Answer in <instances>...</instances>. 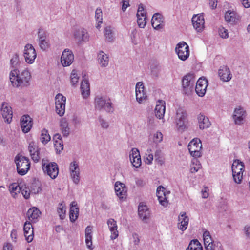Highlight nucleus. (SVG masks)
Masks as SVG:
<instances>
[{"mask_svg":"<svg viewBox=\"0 0 250 250\" xmlns=\"http://www.w3.org/2000/svg\"><path fill=\"white\" fill-rule=\"evenodd\" d=\"M197 121L198 126L200 130L208 128L211 125L208 118L202 113L197 115Z\"/></svg>","mask_w":250,"mask_h":250,"instance_id":"22","label":"nucleus"},{"mask_svg":"<svg viewBox=\"0 0 250 250\" xmlns=\"http://www.w3.org/2000/svg\"><path fill=\"white\" fill-rule=\"evenodd\" d=\"M98 121L101 126V128L104 129H107L108 128L109 126V124L108 121H107L105 119L100 117L98 118Z\"/></svg>","mask_w":250,"mask_h":250,"instance_id":"53","label":"nucleus"},{"mask_svg":"<svg viewBox=\"0 0 250 250\" xmlns=\"http://www.w3.org/2000/svg\"><path fill=\"white\" fill-rule=\"evenodd\" d=\"M94 105L96 109L104 110L107 113H113L114 110L110 99L105 96H97L94 99Z\"/></svg>","mask_w":250,"mask_h":250,"instance_id":"3","label":"nucleus"},{"mask_svg":"<svg viewBox=\"0 0 250 250\" xmlns=\"http://www.w3.org/2000/svg\"><path fill=\"white\" fill-rule=\"evenodd\" d=\"M156 194L160 204L164 207L167 206V198L169 191H167L163 186H160L157 189Z\"/></svg>","mask_w":250,"mask_h":250,"instance_id":"21","label":"nucleus"},{"mask_svg":"<svg viewBox=\"0 0 250 250\" xmlns=\"http://www.w3.org/2000/svg\"><path fill=\"white\" fill-rule=\"evenodd\" d=\"M189 220V217L186 212H180L178 217L177 227L178 229L182 231H185L188 228Z\"/></svg>","mask_w":250,"mask_h":250,"instance_id":"20","label":"nucleus"},{"mask_svg":"<svg viewBox=\"0 0 250 250\" xmlns=\"http://www.w3.org/2000/svg\"><path fill=\"white\" fill-rule=\"evenodd\" d=\"M70 79L72 85L75 86L79 80V76H78L76 70L74 69L72 71L70 74Z\"/></svg>","mask_w":250,"mask_h":250,"instance_id":"50","label":"nucleus"},{"mask_svg":"<svg viewBox=\"0 0 250 250\" xmlns=\"http://www.w3.org/2000/svg\"><path fill=\"white\" fill-rule=\"evenodd\" d=\"M218 74L223 81L228 82L231 79V74L229 69L226 66H222L220 68Z\"/></svg>","mask_w":250,"mask_h":250,"instance_id":"35","label":"nucleus"},{"mask_svg":"<svg viewBox=\"0 0 250 250\" xmlns=\"http://www.w3.org/2000/svg\"><path fill=\"white\" fill-rule=\"evenodd\" d=\"M195 81L193 73H188L182 80V86L185 94H189L193 89Z\"/></svg>","mask_w":250,"mask_h":250,"instance_id":"10","label":"nucleus"},{"mask_svg":"<svg viewBox=\"0 0 250 250\" xmlns=\"http://www.w3.org/2000/svg\"><path fill=\"white\" fill-rule=\"evenodd\" d=\"M208 86V81L205 78H200L196 83L195 91L198 96L203 97L206 93Z\"/></svg>","mask_w":250,"mask_h":250,"instance_id":"25","label":"nucleus"},{"mask_svg":"<svg viewBox=\"0 0 250 250\" xmlns=\"http://www.w3.org/2000/svg\"><path fill=\"white\" fill-rule=\"evenodd\" d=\"M24 235L28 242H31L34 237L33 229L30 222H26L23 227Z\"/></svg>","mask_w":250,"mask_h":250,"instance_id":"31","label":"nucleus"},{"mask_svg":"<svg viewBox=\"0 0 250 250\" xmlns=\"http://www.w3.org/2000/svg\"><path fill=\"white\" fill-rule=\"evenodd\" d=\"M54 146L57 152L60 153L63 150V145L61 141H56L54 143Z\"/></svg>","mask_w":250,"mask_h":250,"instance_id":"56","label":"nucleus"},{"mask_svg":"<svg viewBox=\"0 0 250 250\" xmlns=\"http://www.w3.org/2000/svg\"><path fill=\"white\" fill-rule=\"evenodd\" d=\"M97 59L98 63L101 67H106L108 65L109 56L104 51H100L98 53Z\"/></svg>","mask_w":250,"mask_h":250,"instance_id":"32","label":"nucleus"},{"mask_svg":"<svg viewBox=\"0 0 250 250\" xmlns=\"http://www.w3.org/2000/svg\"><path fill=\"white\" fill-rule=\"evenodd\" d=\"M21 189V187L17 183H13L9 186V191L12 196L15 198Z\"/></svg>","mask_w":250,"mask_h":250,"instance_id":"43","label":"nucleus"},{"mask_svg":"<svg viewBox=\"0 0 250 250\" xmlns=\"http://www.w3.org/2000/svg\"><path fill=\"white\" fill-rule=\"evenodd\" d=\"M57 213L60 218L63 220L65 217L66 208L65 205L62 203L59 204L57 208Z\"/></svg>","mask_w":250,"mask_h":250,"instance_id":"48","label":"nucleus"},{"mask_svg":"<svg viewBox=\"0 0 250 250\" xmlns=\"http://www.w3.org/2000/svg\"><path fill=\"white\" fill-rule=\"evenodd\" d=\"M197 158H193L190 164V171L192 173L197 172L202 167L201 164Z\"/></svg>","mask_w":250,"mask_h":250,"instance_id":"41","label":"nucleus"},{"mask_svg":"<svg viewBox=\"0 0 250 250\" xmlns=\"http://www.w3.org/2000/svg\"><path fill=\"white\" fill-rule=\"evenodd\" d=\"M176 129L183 132L188 128V121L187 111L181 107L176 109L174 118Z\"/></svg>","mask_w":250,"mask_h":250,"instance_id":"2","label":"nucleus"},{"mask_svg":"<svg viewBox=\"0 0 250 250\" xmlns=\"http://www.w3.org/2000/svg\"><path fill=\"white\" fill-rule=\"evenodd\" d=\"M151 24L155 29L163 28L165 24L164 17H152Z\"/></svg>","mask_w":250,"mask_h":250,"instance_id":"38","label":"nucleus"},{"mask_svg":"<svg viewBox=\"0 0 250 250\" xmlns=\"http://www.w3.org/2000/svg\"><path fill=\"white\" fill-rule=\"evenodd\" d=\"M31 75L27 69L21 72L17 69L12 70L9 73V79L13 86H27L30 84Z\"/></svg>","mask_w":250,"mask_h":250,"instance_id":"1","label":"nucleus"},{"mask_svg":"<svg viewBox=\"0 0 250 250\" xmlns=\"http://www.w3.org/2000/svg\"><path fill=\"white\" fill-rule=\"evenodd\" d=\"M130 161L133 167L139 168L141 166L142 160L139 150L133 148L129 153Z\"/></svg>","mask_w":250,"mask_h":250,"instance_id":"17","label":"nucleus"},{"mask_svg":"<svg viewBox=\"0 0 250 250\" xmlns=\"http://www.w3.org/2000/svg\"><path fill=\"white\" fill-rule=\"evenodd\" d=\"M175 52L182 61H186L189 56V48L185 42H181L175 47Z\"/></svg>","mask_w":250,"mask_h":250,"instance_id":"11","label":"nucleus"},{"mask_svg":"<svg viewBox=\"0 0 250 250\" xmlns=\"http://www.w3.org/2000/svg\"><path fill=\"white\" fill-rule=\"evenodd\" d=\"M163 140V134L160 131H157L153 134V141L156 144H158Z\"/></svg>","mask_w":250,"mask_h":250,"instance_id":"54","label":"nucleus"},{"mask_svg":"<svg viewBox=\"0 0 250 250\" xmlns=\"http://www.w3.org/2000/svg\"><path fill=\"white\" fill-rule=\"evenodd\" d=\"M155 159L157 163L160 165H163L165 163L164 155L160 149L156 150L155 152Z\"/></svg>","mask_w":250,"mask_h":250,"instance_id":"49","label":"nucleus"},{"mask_svg":"<svg viewBox=\"0 0 250 250\" xmlns=\"http://www.w3.org/2000/svg\"><path fill=\"white\" fill-rule=\"evenodd\" d=\"M136 101L140 104L146 100V95L144 91V86L143 82H139L136 84L135 87Z\"/></svg>","mask_w":250,"mask_h":250,"instance_id":"23","label":"nucleus"},{"mask_svg":"<svg viewBox=\"0 0 250 250\" xmlns=\"http://www.w3.org/2000/svg\"><path fill=\"white\" fill-rule=\"evenodd\" d=\"M154 159L153 154L146 155L144 156V161L146 164L150 165L152 163Z\"/></svg>","mask_w":250,"mask_h":250,"instance_id":"57","label":"nucleus"},{"mask_svg":"<svg viewBox=\"0 0 250 250\" xmlns=\"http://www.w3.org/2000/svg\"><path fill=\"white\" fill-rule=\"evenodd\" d=\"M114 190L116 195L121 201L125 200L127 197V188L124 183L117 181L114 184Z\"/></svg>","mask_w":250,"mask_h":250,"instance_id":"14","label":"nucleus"},{"mask_svg":"<svg viewBox=\"0 0 250 250\" xmlns=\"http://www.w3.org/2000/svg\"><path fill=\"white\" fill-rule=\"evenodd\" d=\"M166 111V103L163 100H159L156 102L154 112L156 117L159 119L164 118Z\"/></svg>","mask_w":250,"mask_h":250,"instance_id":"27","label":"nucleus"},{"mask_svg":"<svg viewBox=\"0 0 250 250\" xmlns=\"http://www.w3.org/2000/svg\"><path fill=\"white\" fill-rule=\"evenodd\" d=\"M75 40L79 43H82L89 41V35L87 30L84 28L76 29L73 33Z\"/></svg>","mask_w":250,"mask_h":250,"instance_id":"16","label":"nucleus"},{"mask_svg":"<svg viewBox=\"0 0 250 250\" xmlns=\"http://www.w3.org/2000/svg\"><path fill=\"white\" fill-rule=\"evenodd\" d=\"M140 240L138 235L136 233L132 234L129 238V246L132 250H136L138 249Z\"/></svg>","mask_w":250,"mask_h":250,"instance_id":"40","label":"nucleus"},{"mask_svg":"<svg viewBox=\"0 0 250 250\" xmlns=\"http://www.w3.org/2000/svg\"><path fill=\"white\" fill-rule=\"evenodd\" d=\"M40 140L43 144H46L50 141L51 137L47 129L44 128L42 130Z\"/></svg>","mask_w":250,"mask_h":250,"instance_id":"45","label":"nucleus"},{"mask_svg":"<svg viewBox=\"0 0 250 250\" xmlns=\"http://www.w3.org/2000/svg\"><path fill=\"white\" fill-rule=\"evenodd\" d=\"M23 197L25 199H28L30 197V191L26 188L21 187V191Z\"/></svg>","mask_w":250,"mask_h":250,"instance_id":"58","label":"nucleus"},{"mask_svg":"<svg viewBox=\"0 0 250 250\" xmlns=\"http://www.w3.org/2000/svg\"><path fill=\"white\" fill-rule=\"evenodd\" d=\"M137 22L140 28H144L147 22V17H137Z\"/></svg>","mask_w":250,"mask_h":250,"instance_id":"52","label":"nucleus"},{"mask_svg":"<svg viewBox=\"0 0 250 250\" xmlns=\"http://www.w3.org/2000/svg\"><path fill=\"white\" fill-rule=\"evenodd\" d=\"M188 149L190 155L193 158H200L202 157V145L201 141L198 138L191 140L188 145Z\"/></svg>","mask_w":250,"mask_h":250,"instance_id":"6","label":"nucleus"},{"mask_svg":"<svg viewBox=\"0 0 250 250\" xmlns=\"http://www.w3.org/2000/svg\"><path fill=\"white\" fill-rule=\"evenodd\" d=\"M66 97L62 94H57L55 98V110L57 114L62 116L65 111Z\"/></svg>","mask_w":250,"mask_h":250,"instance_id":"12","label":"nucleus"},{"mask_svg":"<svg viewBox=\"0 0 250 250\" xmlns=\"http://www.w3.org/2000/svg\"><path fill=\"white\" fill-rule=\"evenodd\" d=\"M146 13L145 12L143 5L141 4L139 5L136 16H146Z\"/></svg>","mask_w":250,"mask_h":250,"instance_id":"59","label":"nucleus"},{"mask_svg":"<svg viewBox=\"0 0 250 250\" xmlns=\"http://www.w3.org/2000/svg\"><path fill=\"white\" fill-rule=\"evenodd\" d=\"M28 150L32 160L38 162L40 159L39 148L37 144L35 141H31L29 144Z\"/></svg>","mask_w":250,"mask_h":250,"instance_id":"30","label":"nucleus"},{"mask_svg":"<svg viewBox=\"0 0 250 250\" xmlns=\"http://www.w3.org/2000/svg\"><path fill=\"white\" fill-rule=\"evenodd\" d=\"M18 173L24 175L30 169V163L28 158L22 155H18L15 158Z\"/></svg>","mask_w":250,"mask_h":250,"instance_id":"4","label":"nucleus"},{"mask_svg":"<svg viewBox=\"0 0 250 250\" xmlns=\"http://www.w3.org/2000/svg\"><path fill=\"white\" fill-rule=\"evenodd\" d=\"M192 22L194 28L197 32H201L205 27L204 17H192Z\"/></svg>","mask_w":250,"mask_h":250,"instance_id":"34","label":"nucleus"},{"mask_svg":"<svg viewBox=\"0 0 250 250\" xmlns=\"http://www.w3.org/2000/svg\"><path fill=\"white\" fill-rule=\"evenodd\" d=\"M42 169L44 173L52 179H55L58 175V166L55 162H49L47 160H42Z\"/></svg>","mask_w":250,"mask_h":250,"instance_id":"7","label":"nucleus"},{"mask_svg":"<svg viewBox=\"0 0 250 250\" xmlns=\"http://www.w3.org/2000/svg\"><path fill=\"white\" fill-rule=\"evenodd\" d=\"M107 224L110 232V239L112 240L116 239L119 236L116 221L114 219L110 218L107 221Z\"/></svg>","mask_w":250,"mask_h":250,"instance_id":"24","label":"nucleus"},{"mask_svg":"<svg viewBox=\"0 0 250 250\" xmlns=\"http://www.w3.org/2000/svg\"><path fill=\"white\" fill-rule=\"evenodd\" d=\"M42 190L41 186L40 184L35 183L32 186L31 192L34 194H38Z\"/></svg>","mask_w":250,"mask_h":250,"instance_id":"55","label":"nucleus"},{"mask_svg":"<svg viewBox=\"0 0 250 250\" xmlns=\"http://www.w3.org/2000/svg\"><path fill=\"white\" fill-rule=\"evenodd\" d=\"M12 245L9 243H6L4 244L2 250H12Z\"/></svg>","mask_w":250,"mask_h":250,"instance_id":"64","label":"nucleus"},{"mask_svg":"<svg viewBox=\"0 0 250 250\" xmlns=\"http://www.w3.org/2000/svg\"><path fill=\"white\" fill-rule=\"evenodd\" d=\"M122 9L123 11H125L127 7L129 5V0H122Z\"/></svg>","mask_w":250,"mask_h":250,"instance_id":"62","label":"nucleus"},{"mask_svg":"<svg viewBox=\"0 0 250 250\" xmlns=\"http://www.w3.org/2000/svg\"><path fill=\"white\" fill-rule=\"evenodd\" d=\"M93 227L88 226L85 229V241L87 248L90 250L93 249L92 246Z\"/></svg>","mask_w":250,"mask_h":250,"instance_id":"33","label":"nucleus"},{"mask_svg":"<svg viewBox=\"0 0 250 250\" xmlns=\"http://www.w3.org/2000/svg\"><path fill=\"white\" fill-rule=\"evenodd\" d=\"M186 250H203L201 244L197 239L192 240Z\"/></svg>","mask_w":250,"mask_h":250,"instance_id":"44","label":"nucleus"},{"mask_svg":"<svg viewBox=\"0 0 250 250\" xmlns=\"http://www.w3.org/2000/svg\"><path fill=\"white\" fill-rule=\"evenodd\" d=\"M60 127L62 133L64 136H68L70 133V128L68 123L65 118H62L60 121Z\"/></svg>","mask_w":250,"mask_h":250,"instance_id":"42","label":"nucleus"},{"mask_svg":"<svg viewBox=\"0 0 250 250\" xmlns=\"http://www.w3.org/2000/svg\"><path fill=\"white\" fill-rule=\"evenodd\" d=\"M218 34L222 39H227L229 37V32L228 30L222 26H220L219 27Z\"/></svg>","mask_w":250,"mask_h":250,"instance_id":"51","label":"nucleus"},{"mask_svg":"<svg viewBox=\"0 0 250 250\" xmlns=\"http://www.w3.org/2000/svg\"><path fill=\"white\" fill-rule=\"evenodd\" d=\"M231 168L234 182L237 184H240L244 171V164L239 160H236L233 162Z\"/></svg>","mask_w":250,"mask_h":250,"instance_id":"8","label":"nucleus"},{"mask_svg":"<svg viewBox=\"0 0 250 250\" xmlns=\"http://www.w3.org/2000/svg\"><path fill=\"white\" fill-rule=\"evenodd\" d=\"M79 212L77 203L76 201H73L70 204L69 217L71 222H75L78 217Z\"/></svg>","mask_w":250,"mask_h":250,"instance_id":"37","label":"nucleus"},{"mask_svg":"<svg viewBox=\"0 0 250 250\" xmlns=\"http://www.w3.org/2000/svg\"><path fill=\"white\" fill-rule=\"evenodd\" d=\"M80 91L83 99H87L90 94V84L86 79L82 80L80 85Z\"/></svg>","mask_w":250,"mask_h":250,"instance_id":"28","label":"nucleus"},{"mask_svg":"<svg viewBox=\"0 0 250 250\" xmlns=\"http://www.w3.org/2000/svg\"><path fill=\"white\" fill-rule=\"evenodd\" d=\"M96 27L98 29H100L101 27V24L103 23V18L102 17H96Z\"/></svg>","mask_w":250,"mask_h":250,"instance_id":"61","label":"nucleus"},{"mask_svg":"<svg viewBox=\"0 0 250 250\" xmlns=\"http://www.w3.org/2000/svg\"><path fill=\"white\" fill-rule=\"evenodd\" d=\"M243 230L246 237L250 239V224L246 225Z\"/></svg>","mask_w":250,"mask_h":250,"instance_id":"60","label":"nucleus"},{"mask_svg":"<svg viewBox=\"0 0 250 250\" xmlns=\"http://www.w3.org/2000/svg\"><path fill=\"white\" fill-rule=\"evenodd\" d=\"M74 59L72 52L68 49H65L62 52L61 62L63 66H70L73 62Z\"/></svg>","mask_w":250,"mask_h":250,"instance_id":"18","label":"nucleus"},{"mask_svg":"<svg viewBox=\"0 0 250 250\" xmlns=\"http://www.w3.org/2000/svg\"><path fill=\"white\" fill-rule=\"evenodd\" d=\"M104 36L106 41L108 42H113L115 39L114 34L110 27H106L105 28Z\"/></svg>","mask_w":250,"mask_h":250,"instance_id":"46","label":"nucleus"},{"mask_svg":"<svg viewBox=\"0 0 250 250\" xmlns=\"http://www.w3.org/2000/svg\"><path fill=\"white\" fill-rule=\"evenodd\" d=\"M69 171L73 182L76 185L79 184L80 180V169L76 161H73L70 164Z\"/></svg>","mask_w":250,"mask_h":250,"instance_id":"13","label":"nucleus"},{"mask_svg":"<svg viewBox=\"0 0 250 250\" xmlns=\"http://www.w3.org/2000/svg\"><path fill=\"white\" fill-rule=\"evenodd\" d=\"M225 20L229 26H233L240 21L239 17H225Z\"/></svg>","mask_w":250,"mask_h":250,"instance_id":"47","label":"nucleus"},{"mask_svg":"<svg viewBox=\"0 0 250 250\" xmlns=\"http://www.w3.org/2000/svg\"><path fill=\"white\" fill-rule=\"evenodd\" d=\"M32 125V120L29 115H23L21 117V126L23 133H26L29 132Z\"/></svg>","mask_w":250,"mask_h":250,"instance_id":"26","label":"nucleus"},{"mask_svg":"<svg viewBox=\"0 0 250 250\" xmlns=\"http://www.w3.org/2000/svg\"><path fill=\"white\" fill-rule=\"evenodd\" d=\"M138 214L143 221H146L149 218L150 213L146 206L140 204L138 207Z\"/></svg>","mask_w":250,"mask_h":250,"instance_id":"36","label":"nucleus"},{"mask_svg":"<svg viewBox=\"0 0 250 250\" xmlns=\"http://www.w3.org/2000/svg\"><path fill=\"white\" fill-rule=\"evenodd\" d=\"M48 36V34L46 31L42 28L38 29L37 41L40 49L42 51H47L51 47L50 41Z\"/></svg>","mask_w":250,"mask_h":250,"instance_id":"5","label":"nucleus"},{"mask_svg":"<svg viewBox=\"0 0 250 250\" xmlns=\"http://www.w3.org/2000/svg\"><path fill=\"white\" fill-rule=\"evenodd\" d=\"M23 55L27 63L32 64L34 63L37 57V52L32 44L27 43L24 46Z\"/></svg>","mask_w":250,"mask_h":250,"instance_id":"9","label":"nucleus"},{"mask_svg":"<svg viewBox=\"0 0 250 250\" xmlns=\"http://www.w3.org/2000/svg\"><path fill=\"white\" fill-rule=\"evenodd\" d=\"M246 116V111L243 108L238 106L236 107L233 112V119L237 125L243 124L244 119Z\"/></svg>","mask_w":250,"mask_h":250,"instance_id":"19","label":"nucleus"},{"mask_svg":"<svg viewBox=\"0 0 250 250\" xmlns=\"http://www.w3.org/2000/svg\"><path fill=\"white\" fill-rule=\"evenodd\" d=\"M41 212L37 208H30L27 213L28 219L33 222H36L39 217Z\"/></svg>","mask_w":250,"mask_h":250,"instance_id":"39","label":"nucleus"},{"mask_svg":"<svg viewBox=\"0 0 250 250\" xmlns=\"http://www.w3.org/2000/svg\"><path fill=\"white\" fill-rule=\"evenodd\" d=\"M203 238L206 250H214L215 245L210 232L208 230H205L203 234Z\"/></svg>","mask_w":250,"mask_h":250,"instance_id":"29","label":"nucleus"},{"mask_svg":"<svg viewBox=\"0 0 250 250\" xmlns=\"http://www.w3.org/2000/svg\"><path fill=\"white\" fill-rule=\"evenodd\" d=\"M0 113L4 120V122L10 124L12 119L13 111L12 108L7 103H3L0 107Z\"/></svg>","mask_w":250,"mask_h":250,"instance_id":"15","label":"nucleus"},{"mask_svg":"<svg viewBox=\"0 0 250 250\" xmlns=\"http://www.w3.org/2000/svg\"><path fill=\"white\" fill-rule=\"evenodd\" d=\"M217 0H209V4L212 9H214L217 7Z\"/></svg>","mask_w":250,"mask_h":250,"instance_id":"63","label":"nucleus"}]
</instances>
